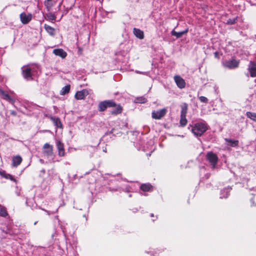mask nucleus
Returning <instances> with one entry per match:
<instances>
[{
	"label": "nucleus",
	"mask_w": 256,
	"mask_h": 256,
	"mask_svg": "<svg viewBox=\"0 0 256 256\" xmlns=\"http://www.w3.org/2000/svg\"><path fill=\"white\" fill-rule=\"evenodd\" d=\"M0 174L6 179H10L11 180L16 182V180L13 176L10 174H7L4 171H0Z\"/></svg>",
	"instance_id": "obj_19"
},
{
	"label": "nucleus",
	"mask_w": 256,
	"mask_h": 256,
	"mask_svg": "<svg viewBox=\"0 0 256 256\" xmlns=\"http://www.w3.org/2000/svg\"><path fill=\"white\" fill-rule=\"evenodd\" d=\"M223 64L224 67L228 68L230 69L234 68L238 66L239 62L234 59L231 60H228L225 61Z\"/></svg>",
	"instance_id": "obj_3"
},
{
	"label": "nucleus",
	"mask_w": 256,
	"mask_h": 256,
	"mask_svg": "<svg viewBox=\"0 0 256 256\" xmlns=\"http://www.w3.org/2000/svg\"><path fill=\"white\" fill-rule=\"evenodd\" d=\"M108 107H115L116 106V104L112 100H106Z\"/></svg>",
	"instance_id": "obj_30"
},
{
	"label": "nucleus",
	"mask_w": 256,
	"mask_h": 256,
	"mask_svg": "<svg viewBox=\"0 0 256 256\" xmlns=\"http://www.w3.org/2000/svg\"><path fill=\"white\" fill-rule=\"evenodd\" d=\"M116 107V108L110 112L112 114L116 115L122 112V108L120 105H118Z\"/></svg>",
	"instance_id": "obj_21"
},
{
	"label": "nucleus",
	"mask_w": 256,
	"mask_h": 256,
	"mask_svg": "<svg viewBox=\"0 0 256 256\" xmlns=\"http://www.w3.org/2000/svg\"><path fill=\"white\" fill-rule=\"evenodd\" d=\"M151 216H154V214H152Z\"/></svg>",
	"instance_id": "obj_35"
},
{
	"label": "nucleus",
	"mask_w": 256,
	"mask_h": 256,
	"mask_svg": "<svg viewBox=\"0 0 256 256\" xmlns=\"http://www.w3.org/2000/svg\"><path fill=\"white\" fill-rule=\"evenodd\" d=\"M208 126L204 124L196 123L192 128V132L196 136H201L207 130Z\"/></svg>",
	"instance_id": "obj_1"
},
{
	"label": "nucleus",
	"mask_w": 256,
	"mask_h": 256,
	"mask_svg": "<svg viewBox=\"0 0 256 256\" xmlns=\"http://www.w3.org/2000/svg\"><path fill=\"white\" fill-rule=\"evenodd\" d=\"M44 28L46 31L52 36H54L55 34V30L54 28L49 26L46 24L44 25Z\"/></svg>",
	"instance_id": "obj_20"
},
{
	"label": "nucleus",
	"mask_w": 256,
	"mask_h": 256,
	"mask_svg": "<svg viewBox=\"0 0 256 256\" xmlns=\"http://www.w3.org/2000/svg\"><path fill=\"white\" fill-rule=\"evenodd\" d=\"M134 35L137 38L140 39H142L144 38V32L141 30L134 28Z\"/></svg>",
	"instance_id": "obj_18"
},
{
	"label": "nucleus",
	"mask_w": 256,
	"mask_h": 256,
	"mask_svg": "<svg viewBox=\"0 0 256 256\" xmlns=\"http://www.w3.org/2000/svg\"><path fill=\"white\" fill-rule=\"evenodd\" d=\"M36 223H37V222H35L34 224H36Z\"/></svg>",
	"instance_id": "obj_36"
},
{
	"label": "nucleus",
	"mask_w": 256,
	"mask_h": 256,
	"mask_svg": "<svg viewBox=\"0 0 256 256\" xmlns=\"http://www.w3.org/2000/svg\"><path fill=\"white\" fill-rule=\"evenodd\" d=\"M50 118L54 123V125L59 128L62 127V124L59 118L56 117L50 116Z\"/></svg>",
	"instance_id": "obj_15"
},
{
	"label": "nucleus",
	"mask_w": 256,
	"mask_h": 256,
	"mask_svg": "<svg viewBox=\"0 0 256 256\" xmlns=\"http://www.w3.org/2000/svg\"><path fill=\"white\" fill-rule=\"evenodd\" d=\"M246 115L248 118L256 122V112H248Z\"/></svg>",
	"instance_id": "obj_22"
},
{
	"label": "nucleus",
	"mask_w": 256,
	"mask_h": 256,
	"mask_svg": "<svg viewBox=\"0 0 256 256\" xmlns=\"http://www.w3.org/2000/svg\"><path fill=\"white\" fill-rule=\"evenodd\" d=\"M22 162V158L19 156H16L12 158V165L14 167H16L20 165Z\"/></svg>",
	"instance_id": "obj_14"
},
{
	"label": "nucleus",
	"mask_w": 256,
	"mask_h": 256,
	"mask_svg": "<svg viewBox=\"0 0 256 256\" xmlns=\"http://www.w3.org/2000/svg\"><path fill=\"white\" fill-rule=\"evenodd\" d=\"M146 102V100L145 98H138V102L140 103H144Z\"/></svg>",
	"instance_id": "obj_33"
},
{
	"label": "nucleus",
	"mask_w": 256,
	"mask_h": 256,
	"mask_svg": "<svg viewBox=\"0 0 256 256\" xmlns=\"http://www.w3.org/2000/svg\"><path fill=\"white\" fill-rule=\"evenodd\" d=\"M48 1H50L51 0H47Z\"/></svg>",
	"instance_id": "obj_37"
},
{
	"label": "nucleus",
	"mask_w": 256,
	"mask_h": 256,
	"mask_svg": "<svg viewBox=\"0 0 256 256\" xmlns=\"http://www.w3.org/2000/svg\"><path fill=\"white\" fill-rule=\"evenodd\" d=\"M70 90V85H66V86H64L62 88L61 92H60V94L61 95H64L65 94L68 93Z\"/></svg>",
	"instance_id": "obj_24"
},
{
	"label": "nucleus",
	"mask_w": 256,
	"mask_h": 256,
	"mask_svg": "<svg viewBox=\"0 0 256 256\" xmlns=\"http://www.w3.org/2000/svg\"><path fill=\"white\" fill-rule=\"evenodd\" d=\"M0 94H1L2 98L4 100L10 103H14V99L12 98L7 92L2 89H0Z\"/></svg>",
	"instance_id": "obj_9"
},
{
	"label": "nucleus",
	"mask_w": 256,
	"mask_h": 256,
	"mask_svg": "<svg viewBox=\"0 0 256 256\" xmlns=\"http://www.w3.org/2000/svg\"><path fill=\"white\" fill-rule=\"evenodd\" d=\"M152 188V186L150 184H143L140 186V188L144 192L149 191Z\"/></svg>",
	"instance_id": "obj_25"
},
{
	"label": "nucleus",
	"mask_w": 256,
	"mask_h": 256,
	"mask_svg": "<svg viewBox=\"0 0 256 256\" xmlns=\"http://www.w3.org/2000/svg\"><path fill=\"white\" fill-rule=\"evenodd\" d=\"M251 206H256V194L252 195L250 198Z\"/></svg>",
	"instance_id": "obj_29"
},
{
	"label": "nucleus",
	"mask_w": 256,
	"mask_h": 256,
	"mask_svg": "<svg viewBox=\"0 0 256 256\" xmlns=\"http://www.w3.org/2000/svg\"><path fill=\"white\" fill-rule=\"evenodd\" d=\"M56 146L58 150V155L60 156H64V144L60 141H58L56 142Z\"/></svg>",
	"instance_id": "obj_13"
},
{
	"label": "nucleus",
	"mask_w": 256,
	"mask_h": 256,
	"mask_svg": "<svg viewBox=\"0 0 256 256\" xmlns=\"http://www.w3.org/2000/svg\"><path fill=\"white\" fill-rule=\"evenodd\" d=\"M43 151L45 155L47 156H52L53 154L52 146L48 143L45 144L43 146Z\"/></svg>",
	"instance_id": "obj_6"
},
{
	"label": "nucleus",
	"mask_w": 256,
	"mask_h": 256,
	"mask_svg": "<svg viewBox=\"0 0 256 256\" xmlns=\"http://www.w3.org/2000/svg\"><path fill=\"white\" fill-rule=\"evenodd\" d=\"M88 94V91L86 90H83L76 92L75 94V98L77 100H84Z\"/></svg>",
	"instance_id": "obj_10"
},
{
	"label": "nucleus",
	"mask_w": 256,
	"mask_h": 256,
	"mask_svg": "<svg viewBox=\"0 0 256 256\" xmlns=\"http://www.w3.org/2000/svg\"><path fill=\"white\" fill-rule=\"evenodd\" d=\"M181 114L180 116H186L188 111V104L186 103H184L181 106Z\"/></svg>",
	"instance_id": "obj_16"
},
{
	"label": "nucleus",
	"mask_w": 256,
	"mask_h": 256,
	"mask_svg": "<svg viewBox=\"0 0 256 256\" xmlns=\"http://www.w3.org/2000/svg\"><path fill=\"white\" fill-rule=\"evenodd\" d=\"M206 158L214 168L218 160L217 156L212 152H209L206 154Z\"/></svg>",
	"instance_id": "obj_4"
},
{
	"label": "nucleus",
	"mask_w": 256,
	"mask_h": 256,
	"mask_svg": "<svg viewBox=\"0 0 256 256\" xmlns=\"http://www.w3.org/2000/svg\"><path fill=\"white\" fill-rule=\"evenodd\" d=\"M174 80L178 86L180 88H184L186 86L184 80L179 76H175Z\"/></svg>",
	"instance_id": "obj_7"
},
{
	"label": "nucleus",
	"mask_w": 256,
	"mask_h": 256,
	"mask_svg": "<svg viewBox=\"0 0 256 256\" xmlns=\"http://www.w3.org/2000/svg\"><path fill=\"white\" fill-rule=\"evenodd\" d=\"M23 76L28 80H32L31 74V69L28 66H24L22 67Z\"/></svg>",
	"instance_id": "obj_5"
},
{
	"label": "nucleus",
	"mask_w": 256,
	"mask_h": 256,
	"mask_svg": "<svg viewBox=\"0 0 256 256\" xmlns=\"http://www.w3.org/2000/svg\"><path fill=\"white\" fill-rule=\"evenodd\" d=\"M187 120L186 118V116H180V125L182 126H185L186 124H187Z\"/></svg>",
	"instance_id": "obj_28"
},
{
	"label": "nucleus",
	"mask_w": 256,
	"mask_h": 256,
	"mask_svg": "<svg viewBox=\"0 0 256 256\" xmlns=\"http://www.w3.org/2000/svg\"><path fill=\"white\" fill-rule=\"evenodd\" d=\"M108 108L106 101L100 102L98 105V108L100 112H103Z\"/></svg>",
	"instance_id": "obj_23"
},
{
	"label": "nucleus",
	"mask_w": 256,
	"mask_h": 256,
	"mask_svg": "<svg viewBox=\"0 0 256 256\" xmlns=\"http://www.w3.org/2000/svg\"><path fill=\"white\" fill-rule=\"evenodd\" d=\"M53 53L58 56L61 57L62 58H64L66 56V52L62 48H56L53 50Z\"/></svg>",
	"instance_id": "obj_11"
},
{
	"label": "nucleus",
	"mask_w": 256,
	"mask_h": 256,
	"mask_svg": "<svg viewBox=\"0 0 256 256\" xmlns=\"http://www.w3.org/2000/svg\"><path fill=\"white\" fill-rule=\"evenodd\" d=\"M46 18H48V20H55L56 18V16L55 14L52 12H50L48 14H46Z\"/></svg>",
	"instance_id": "obj_27"
},
{
	"label": "nucleus",
	"mask_w": 256,
	"mask_h": 256,
	"mask_svg": "<svg viewBox=\"0 0 256 256\" xmlns=\"http://www.w3.org/2000/svg\"><path fill=\"white\" fill-rule=\"evenodd\" d=\"M0 214L3 216H6L8 215L6 210L4 208H0Z\"/></svg>",
	"instance_id": "obj_31"
},
{
	"label": "nucleus",
	"mask_w": 256,
	"mask_h": 256,
	"mask_svg": "<svg viewBox=\"0 0 256 256\" xmlns=\"http://www.w3.org/2000/svg\"><path fill=\"white\" fill-rule=\"evenodd\" d=\"M167 110L166 108H162L160 110L153 111L152 113V118L154 119L159 120L164 116L166 114Z\"/></svg>",
	"instance_id": "obj_2"
},
{
	"label": "nucleus",
	"mask_w": 256,
	"mask_h": 256,
	"mask_svg": "<svg viewBox=\"0 0 256 256\" xmlns=\"http://www.w3.org/2000/svg\"><path fill=\"white\" fill-rule=\"evenodd\" d=\"M225 140L229 143V145L232 146H236L238 144V140H232L228 138H226Z\"/></svg>",
	"instance_id": "obj_26"
},
{
	"label": "nucleus",
	"mask_w": 256,
	"mask_h": 256,
	"mask_svg": "<svg viewBox=\"0 0 256 256\" xmlns=\"http://www.w3.org/2000/svg\"><path fill=\"white\" fill-rule=\"evenodd\" d=\"M250 75L252 77L256 76V62H250L248 67Z\"/></svg>",
	"instance_id": "obj_12"
},
{
	"label": "nucleus",
	"mask_w": 256,
	"mask_h": 256,
	"mask_svg": "<svg viewBox=\"0 0 256 256\" xmlns=\"http://www.w3.org/2000/svg\"><path fill=\"white\" fill-rule=\"evenodd\" d=\"M188 32V29L186 30H185L180 32H176L175 30H173L172 32V34L174 36H176L177 38H180L182 36Z\"/></svg>",
	"instance_id": "obj_17"
},
{
	"label": "nucleus",
	"mask_w": 256,
	"mask_h": 256,
	"mask_svg": "<svg viewBox=\"0 0 256 256\" xmlns=\"http://www.w3.org/2000/svg\"><path fill=\"white\" fill-rule=\"evenodd\" d=\"M32 14H26L24 12H22L20 14V18L22 22L24 24H26L32 20Z\"/></svg>",
	"instance_id": "obj_8"
},
{
	"label": "nucleus",
	"mask_w": 256,
	"mask_h": 256,
	"mask_svg": "<svg viewBox=\"0 0 256 256\" xmlns=\"http://www.w3.org/2000/svg\"><path fill=\"white\" fill-rule=\"evenodd\" d=\"M199 98L200 100L202 102L206 103L208 102V98L204 96H201Z\"/></svg>",
	"instance_id": "obj_32"
},
{
	"label": "nucleus",
	"mask_w": 256,
	"mask_h": 256,
	"mask_svg": "<svg viewBox=\"0 0 256 256\" xmlns=\"http://www.w3.org/2000/svg\"><path fill=\"white\" fill-rule=\"evenodd\" d=\"M235 22H236V20L234 18L233 20L230 19L228 20L227 24H232L235 23Z\"/></svg>",
	"instance_id": "obj_34"
}]
</instances>
